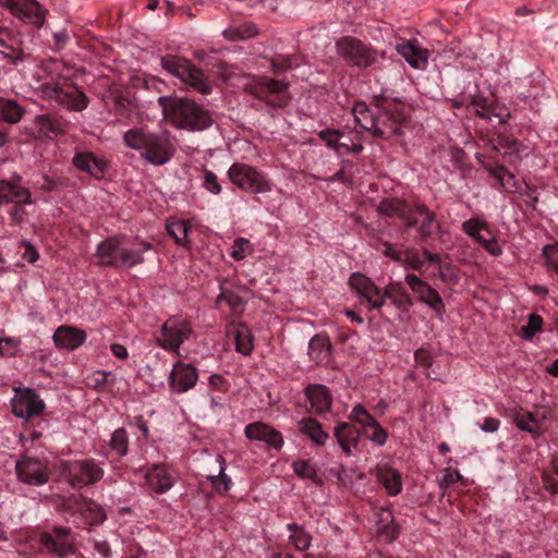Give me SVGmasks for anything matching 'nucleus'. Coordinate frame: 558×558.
<instances>
[{
  "mask_svg": "<svg viewBox=\"0 0 558 558\" xmlns=\"http://www.w3.org/2000/svg\"><path fill=\"white\" fill-rule=\"evenodd\" d=\"M494 101H488L486 98L482 96H475L471 100V105L475 110L476 114L481 118H484L487 114V111L492 107Z\"/></svg>",
  "mask_w": 558,
  "mask_h": 558,
  "instance_id": "052dcab7",
  "label": "nucleus"
},
{
  "mask_svg": "<svg viewBox=\"0 0 558 558\" xmlns=\"http://www.w3.org/2000/svg\"><path fill=\"white\" fill-rule=\"evenodd\" d=\"M34 124L40 136H49L50 134H60L64 132L62 122L51 114L36 116Z\"/></svg>",
  "mask_w": 558,
  "mask_h": 558,
  "instance_id": "f704fd0d",
  "label": "nucleus"
},
{
  "mask_svg": "<svg viewBox=\"0 0 558 558\" xmlns=\"http://www.w3.org/2000/svg\"><path fill=\"white\" fill-rule=\"evenodd\" d=\"M289 87V84L282 80H275L268 76H252L242 86L243 92L252 95L254 98L265 102L269 107L282 108L287 106L288 100L280 99L276 101L271 96L281 95Z\"/></svg>",
  "mask_w": 558,
  "mask_h": 558,
  "instance_id": "0eeeda50",
  "label": "nucleus"
},
{
  "mask_svg": "<svg viewBox=\"0 0 558 558\" xmlns=\"http://www.w3.org/2000/svg\"><path fill=\"white\" fill-rule=\"evenodd\" d=\"M287 529L291 532L289 539L296 550L304 551L310 548L312 536L303 526L296 523H289Z\"/></svg>",
  "mask_w": 558,
  "mask_h": 558,
  "instance_id": "ea45409f",
  "label": "nucleus"
},
{
  "mask_svg": "<svg viewBox=\"0 0 558 558\" xmlns=\"http://www.w3.org/2000/svg\"><path fill=\"white\" fill-rule=\"evenodd\" d=\"M405 283L412 292L417 295V300L421 303H424L432 308L438 317L444 315L445 303L437 290H435L429 283L414 274H408L405 276Z\"/></svg>",
  "mask_w": 558,
  "mask_h": 558,
  "instance_id": "ddd939ff",
  "label": "nucleus"
},
{
  "mask_svg": "<svg viewBox=\"0 0 558 558\" xmlns=\"http://www.w3.org/2000/svg\"><path fill=\"white\" fill-rule=\"evenodd\" d=\"M12 203L14 205L33 204L32 193L27 187L15 182L0 180V205Z\"/></svg>",
  "mask_w": 558,
  "mask_h": 558,
  "instance_id": "aec40b11",
  "label": "nucleus"
},
{
  "mask_svg": "<svg viewBox=\"0 0 558 558\" xmlns=\"http://www.w3.org/2000/svg\"><path fill=\"white\" fill-rule=\"evenodd\" d=\"M15 470L19 480L26 484L43 485L48 481L47 468L37 459H23L16 462Z\"/></svg>",
  "mask_w": 558,
  "mask_h": 558,
  "instance_id": "2eb2a0df",
  "label": "nucleus"
},
{
  "mask_svg": "<svg viewBox=\"0 0 558 558\" xmlns=\"http://www.w3.org/2000/svg\"><path fill=\"white\" fill-rule=\"evenodd\" d=\"M405 120L404 106L397 101H383L376 106L375 126L372 135L388 140L401 134Z\"/></svg>",
  "mask_w": 558,
  "mask_h": 558,
  "instance_id": "423d86ee",
  "label": "nucleus"
},
{
  "mask_svg": "<svg viewBox=\"0 0 558 558\" xmlns=\"http://www.w3.org/2000/svg\"><path fill=\"white\" fill-rule=\"evenodd\" d=\"M340 146V155L344 153H361L363 150V145L361 143H355L352 138L347 140L342 138L339 143Z\"/></svg>",
  "mask_w": 558,
  "mask_h": 558,
  "instance_id": "680f3d73",
  "label": "nucleus"
},
{
  "mask_svg": "<svg viewBox=\"0 0 558 558\" xmlns=\"http://www.w3.org/2000/svg\"><path fill=\"white\" fill-rule=\"evenodd\" d=\"M0 53L11 64L16 65L24 60V53L20 48V43L13 33L7 27L0 26Z\"/></svg>",
  "mask_w": 558,
  "mask_h": 558,
  "instance_id": "393cba45",
  "label": "nucleus"
},
{
  "mask_svg": "<svg viewBox=\"0 0 558 558\" xmlns=\"http://www.w3.org/2000/svg\"><path fill=\"white\" fill-rule=\"evenodd\" d=\"M93 557L94 558H108L110 555V546L106 541L93 542Z\"/></svg>",
  "mask_w": 558,
  "mask_h": 558,
  "instance_id": "e2e57ef3",
  "label": "nucleus"
},
{
  "mask_svg": "<svg viewBox=\"0 0 558 558\" xmlns=\"http://www.w3.org/2000/svg\"><path fill=\"white\" fill-rule=\"evenodd\" d=\"M478 426L484 433H495L500 426V421L495 417H485L483 423H480Z\"/></svg>",
  "mask_w": 558,
  "mask_h": 558,
  "instance_id": "774afa93",
  "label": "nucleus"
},
{
  "mask_svg": "<svg viewBox=\"0 0 558 558\" xmlns=\"http://www.w3.org/2000/svg\"><path fill=\"white\" fill-rule=\"evenodd\" d=\"M412 208L413 205L409 204L404 199L389 197L380 201L376 207V210L378 215L388 218H398L404 225L408 216L411 214Z\"/></svg>",
  "mask_w": 558,
  "mask_h": 558,
  "instance_id": "4be33fe9",
  "label": "nucleus"
},
{
  "mask_svg": "<svg viewBox=\"0 0 558 558\" xmlns=\"http://www.w3.org/2000/svg\"><path fill=\"white\" fill-rule=\"evenodd\" d=\"M85 340V331L72 326H60L53 333L54 344L66 350L77 349Z\"/></svg>",
  "mask_w": 558,
  "mask_h": 558,
  "instance_id": "b1692460",
  "label": "nucleus"
},
{
  "mask_svg": "<svg viewBox=\"0 0 558 558\" xmlns=\"http://www.w3.org/2000/svg\"><path fill=\"white\" fill-rule=\"evenodd\" d=\"M24 113V109L15 100L0 97L1 120L14 124L22 119Z\"/></svg>",
  "mask_w": 558,
  "mask_h": 558,
  "instance_id": "4c0bfd02",
  "label": "nucleus"
},
{
  "mask_svg": "<svg viewBox=\"0 0 558 558\" xmlns=\"http://www.w3.org/2000/svg\"><path fill=\"white\" fill-rule=\"evenodd\" d=\"M542 482L544 488L553 495H558V480L554 478L547 472L542 475Z\"/></svg>",
  "mask_w": 558,
  "mask_h": 558,
  "instance_id": "338daca9",
  "label": "nucleus"
},
{
  "mask_svg": "<svg viewBox=\"0 0 558 558\" xmlns=\"http://www.w3.org/2000/svg\"><path fill=\"white\" fill-rule=\"evenodd\" d=\"M308 355L318 365H328L331 361V343L326 336L317 335L308 343Z\"/></svg>",
  "mask_w": 558,
  "mask_h": 558,
  "instance_id": "c85d7f7f",
  "label": "nucleus"
},
{
  "mask_svg": "<svg viewBox=\"0 0 558 558\" xmlns=\"http://www.w3.org/2000/svg\"><path fill=\"white\" fill-rule=\"evenodd\" d=\"M253 253V246L247 239L238 238L233 245L230 256L235 260H242Z\"/></svg>",
  "mask_w": 558,
  "mask_h": 558,
  "instance_id": "8fccbe9b",
  "label": "nucleus"
},
{
  "mask_svg": "<svg viewBox=\"0 0 558 558\" xmlns=\"http://www.w3.org/2000/svg\"><path fill=\"white\" fill-rule=\"evenodd\" d=\"M19 341L14 338L0 339V355L14 356L17 351Z\"/></svg>",
  "mask_w": 558,
  "mask_h": 558,
  "instance_id": "bf43d9fd",
  "label": "nucleus"
},
{
  "mask_svg": "<svg viewBox=\"0 0 558 558\" xmlns=\"http://www.w3.org/2000/svg\"><path fill=\"white\" fill-rule=\"evenodd\" d=\"M72 162L80 171L86 172L95 179L102 178L107 169V162L90 151L76 153Z\"/></svg>",
  "mask_w": 558,
  "mask_h": 558,
  "instance_id": "412c9836",
  "label": "nucleus"
},
{
  "mask_svg": "<svg viewBox=\"0 0 558 558\" xmlns=\"http://www.w3.org/2000/svg\"><path fill=\"white\" fill-rule=\"evenodd\" d=\"M489 173L506 192L514 193L521 190L514 175L504 166L490 168Z\"/></svg>",
  "mask_w": 558,
  "mask_h": 558,
  "instance_id": "e433bc0d",
  "label": "nucleus"
},
{
  "mask_svg": "<svg viewBox=\"0 0 558 558\" xmlns=\"http://www.w3.org/2000/svg\"><path fill=\"white\" fill-rule=\"evenodd\" d=\"M220 470L218 475L209 476V481L217 493H226L231 487V478L226 474V461L221 456H218Z\"/></svg>",
  "mask_w": 558,
  "mask_h": 558,
  "instance_id": "c03bdc74",
  "label": "nucleus"
},
{
  "mask_svg": "<svg viewBox=\"0 0 558 558\" xmlns=\"http://www.w3.org/2000/svg\"><path fill=\"white\" fill-rule=\"evenodd\" d=\"M203 186L206 189V191L214 195L220 194L222 190L220 183L218 182L217 175L207 169L204 170Z\"/></svg>",
  "mask_w": 558,
  "mask_h": 558,
  "instance_id": "6e6d98bb",
  "label": "nucleus"
},
{
  "mask_svg": "<svg viewBox=\"0 0 558 558\" xmlns=\"http://www.w3.org/2000/svg\"><path fill=\"white\" fill-rule=\"evenodd\" d=\"M397 52L414 69H422L428 60V51L422 48L417 40H410L397 46Z\"/></svg>",
  "mask_w": 558,
  "mask_h": 558,
  "instance_id": "a878e982",
  "label": "nucleus"
},
{
  "mask_svg": "<svg viewBox=\"0 0 558 558\" xmlns=\"http://www.w3.org/2000/svg\"><path fill=\"white\" fill-rule=\"evenodd\" d=\"M122 246L117 238H109L98 244L96 257L101 266L120 267Z\"/></svg>",
  "mask_w": 558,
  "mask_h": 558,
  "instance_id": "5701e85b",
  "label": "nucleus"
},
{
  "mask_svg": "<svg viewBox=\"0 0 558 558\" xmlns=\"http://www.w3.org/2000/svg\"><path fill=\"white\" fill-rule=\"evenodd\" d=\"M175 482L173 471L165 464H155L145 474V483L156 494L169 490Z\"/></svg>",
  "mask_w": 558,
  "mask_h": 558,
  "instance_id": "f3484780",
  "label": "nucleus"
},
{
  "mask_svg": "<svg viewBox=\"0 0 558 558\" xmlns=\"http://www.w3.org/2000/svg\"><path fill=\"white\" fill-rule=\"evenodd\" d=\"M43 98L56 101L60 106L72 110L82 111L88 105V97L68 77L56 73L40 84Z\"/></svg>",
  "mask_w": 558,
  "mask_h": 558,
  "instance_id": "7ed1b4c3",
  "label": "nucleus"
},
{
  "mask_svg": "<svg viewBox=\"0 0 558 558\" xmlns=\"http://www.w3.org/2000/svg\"><path fill=\"white\" fill-rule=\"evenodd\" d=\"M160 63L165 71L178 77L195 92L204 95L211 93L213 87L208 77L189 59L178 56H166L161 58Z\"/></svg>",
  "mask_w": 558,
  "mask_h": 558,
  "instance_id": "39448f33",
  "label": "nucleus"
},
{
  "mask_svg": "<svg viewBox=\"0 0 558 558\" xmlns=\"http://www.w3.org/2000/svg\"><path fill=\"white\" fill-rule=\"evenodd\" d=\"M415 362L417 365L422 366L423 368L427 369L432 366L433 359L430 353L427 350L420 349L414 354Z\"/></svg>",
  "mask_w": 558,
  "mask_h": 558,
  "instance_id": "0e129e2a",
  "label": "nucleus"
},
{
  "mask_svg": "<svg viewBox=\"0 0 558 558\" xmlns=\"http://www.w3.org/2000/svg\"><path fill=\"white\" fill-rule=\"evenodd\" d=\"M120 255V267L131 268L144 263L142 251L131 250L122 246V252Z\"/></svg>",
  "mask_w": 558,
  "mask_h": 558,
  "instance_id": "3c124183",
  "label": "nucleus"
},
{
  "mask_svg": "<svg viewBox=\"0 0 558 558\" xmlns=\"http://www.w3.org/2000/svg\"><path fill=\"white\" fill-rule=\"evenodd\" d=\"M480 244L493 256H499L502 253V250L495 238H484Z\"/></svg>",
  "mask_w": 558,
  "mask_h": 558,
  "instance_id": "69168bd1",
  "label": "nucleus"
},
{
  "mask_svg": "<svg viewBox=\"0 0 558 558\" xmlns=\"http://www.w3.org/2000/svg\"><path fill=\"white\" fill-rule=\"evenodd\" d=\"M109 447L118 458H122L128 453L129 436L123 427L118 428L112 433Z\"/></svg>",
  "mask_w": 558,
  "mask_h": 558,
  "instance_id": "79ce46f5",
  "label": "nucleus"
},
{
  "mask_svg": "<svg viewBox=\"0 0 558 558\" xmlns=\"http://www.w3.org/2000/svg\"><path fill=\"white\" fill-rule=\"evenodd\" d=\"M158 104L165 118L177 129L203 131L213 123L208 111L192 99L160 96Z\"/></svg>",
  "mask_w": 558,
  "mask_h": 558,
  "instance_id": "f03ea898",
  "label": "nucleus"
},
{
  "mask_svg": "<svg viewBox=\"0 0 558 558\" xmlns=\"http://www.w3.org/2000/svg\"><path fill=\"white\" fill-rule=\"evenodd\" d=\"M228 336L234 340L235 350L243 354L250 355L254 348V338L247 325L239 323L229 327Z\"/></svg>",
  "mask_w": 558,
  "mask_h": 558,
  "instance_id": "bb28decb",
  "label": "nucleus"
},
{
  "mask_svg": "<svg viewBox=\"0 0 558 558\" xmlns=\"http://www.w3.org/2000/svg\"><path fill=\"white\" fill-rule=\"evenodd\" d=\"M306 396L316 414H323L330 410L332 399L326 386L311 385L306 388Z\"/></svg>",
  "mask_w": 558,
  "mask_h": 558,
  "instance_id": "cd10ccee",
  "label": "nucleus"
},
{
  "mask_svg": "<svg viewBox=\"0 0 558 558\" xmlns=\"http://www.w3.org/2000/svg\"><path fill=\"white\" fill-rule=\"evenodd\" d=\"M222 34L227 39L235 41L255 37L258 34V29L254 23L245 22L241 25L226 28Z\"/></svg>",
  "mask_w": 558,
  "mask_h": 558,
  "instance_id": "58836bf2",
  "label": "nucleus"
},
{
  "mask_svg": "<svg viewBox=\"0 0 558 558\" xmlns=\"http://www.w3.org/2000/svg\"><path fill=\"white\" fill-rule=\"evenodd\" d=\"M197 378V371L194 366L177 363L169 374V386L172 391L183 393L195 386Z\"/></svg>",
  "mask_w": 558,
  "mask_h": 558,
  "instance_id": "dca6fc26",
  "label": "nucleus"
},
{
  "mask_svg": "<svg viewBox=\"0 0 558 558\" xmlns=\"http://www.w3.org/2000/svg\"><path fill=\"white\" fill-rule=\"evenodd\" d=\"M333 436L343 452L349 456L351 453V448L356 447L357 445L360 432L349 423H341L335 428Z\"/></svg>",
  "mask_w": 558,
  "mask_h": 558,
  "instance_id": "2f4dec72",
  "label": "nucleus"
},
{
  "mask_svg": "<svg viewBox=\"0 0 558 558\" xmlns=\"http://www.w3.org/2000/svg\"><path fill=\"white\" fill-rule=\"evenodd\" d=\"M318 137L325 142L326 146L333 149L337 155H340V140L343 138V133L333 130V129H325L318 132Z\"/></svg>",
  "mask_w": 558,
  "mask_h": 558,
  "instance_id": "de8ad7c7",
  "label": "nucleus"
},
{
  "mask_svg": "<svg viewBox=\"0 0 558 558\" xmlns=\"http://www.w3.org/2000/svg\"><path fill=\"white\" fill-rule=\"evenodd\" d=\"M401 263L403 264V266L405 268L413 269V270H418L424 265V262L418 256V254L413 252V251H408L404 254V257L402 256V262Z\"/></svg>",
  "mask_w": 558,
  "mask_h": 558,
  "instance_id": "13d9d810",
  "label": "nucleus"
},
{
  "mask_svg": "<svg viewBox=\"0 0 558 558\" xmlns=\"http://www.w3.org/2000/svg\"><path fill=\"white\" fill-rule=\"evenodd\" d=\"M461 230L466 235L474 239L477 243L484 239V236L481 234L482 231L490 233L488 223L484 220H480L478 218H471L465 220L461 226Z\"/></svg>",
  "mask_w": 558,
  "mask_h": 558,
  "instance_id": "a19ab883",
  "label": "nucleus"
},
{
  "mask_svg": "<svg viewBox=\"0 0 558 558\" xmlns=\"http://www.w3.org/2000/svg\"><path fill=\"white\" fill-rule=\"evenodd\" d=\"M69 533L68 529L56 527L53 534L43 533L40 542L48 551L60 558H65L74 554L73 545L66 541Z\"/></svg>",
  "mask_w": 558,
  "mask_h": 558,
  "instance_id": "a211bd4d",
  "label": "nucleus"
},
{
  "mask_svg": "<svg viewBox=\"0 0 558 558\" xmlns=\"http://www.w3.org/2000/svg\"><path fill=\"white\" fill-rule=\"evenodd\" d=\"M543 318L539 315L531 314L527 324L521 328V336L531 340L537 332L542 331Z\"/></svg>",
  "mask_w": 558,
  "mask_h": 558,
  "instance_id": "603ef678",
  "label": "nucleus"
},
{
  "mask_svg": "<svg viewBox=\"0 0 558 558\" xmlns=\"http://www.w3.org/2000/svg\"><path fill=\"white\" fill-rule=\"evenodd\" d=\"M299 430L317 446H324L329 438L320 423L313 417H305L299 422Z\"/></svg>",
  "mask_w": 558,
  "mask_h": 558,
  "instance_id": "473e14b6",
  "label": "nucleus"
},
{
  "mask_svg": "<svg viewBox=\"0 0 558 558\" xmlns=\"http://www.w3.org/2000/svg\"><path fill=\"white\" fill-rule=\"evenodd\" d=\"M168 233L174 239L177 244L184 246L187 243V232L190 226L182 220H168L166 225Z\"/></svg>",
  "mask_w": 558,
  "mask_h": 558,
  "instance_id": "37998d69",
  "label": "nucleus"
},
{
  "mask_svg": "<svg viewBox=\"0 0 558 558\" xmlns=\"http://www.w3.org/2000/svg\"><path fill=\"white\" fill-rule=\"evenodd\" d=\"M63 473L73 488L94 485L104 477V469L94 459L73 460L64 463Z\"/></svg>",
  "mask_w": 558,
  "mask_h": 558,
  "instance_id": "6e6552de",
  "label": "nucleus"
},
{
  "mask_svg": "<svg viewBox=\"0 0 558 558\" xmlns=\"http://www.w3.org/2000/svg\"><path fill=\"white\" fill-rule=\"evenodd\" d=\"M367 427L372 429V434L368 435V438L372 442L376 444L377 446H383L387 441L388 434L380 426L377 420L374 421V424H371Z\"/></svg>",
  "mask_w": 558,
  "mask_h": 558,
  "instance_id": "4d7b16f0",
  "label": "nucleus"
},
{
  "mask_svg": "<svg viewBox=\"0 0 558 558\" xmlns=\"http://www.w3.org/2000/svg\"><path fill=\"white\" fill-rule=\"evenodd\" d=\"M123 143L137 150L143 160L155 167L170 162L177 151L168 131L151 132L144 128H134L123 134Z\"/></svg>",
  "mask_w": 558,
  "mask_h": 558,
  "instance_id": "f257e3e1",
  "label": "nucleus"
},
{
  "mask_svg": "<svg viewBox=\"0 0 558 558\" xmlns=\"http://www.w3.org/2000/svg\"><path fill=\"white\" fill-rule=\"evenodd\" d=\"M294 473L301 478H308L318 483V476L315 466L306 460H298L292 463Z\"/></svg>",
  "mask_w": 558,
  "mask_h": 558,
  "instance_id": "09e8293b",
  "label": "nucleus"
},
{
  "mask_svg": "<svg viewBox=\"0 0 558 558\" xmlns=\"http://www.w3.org/2000/svg\"><path fill=\"white\" fill-rule=\"evenodd\" d=\"M514 421L521 430L530 434H537L539 432V424L531 412L518 413Z\"/></svg>",
  "mask_w": 558,
  "mask_h": 558,
  "instance_id": "49530a36",
  "label": "nucleus"
},
{
  "mask_svg": "<svg viewBox=\"0 0 558 558\" xmlns=\"http://www.w3.org/2000/svg\"><path fill=\"white\" fill-rule=\"evenodd\" d=\"M349 286L355 292L362 304L368 310H379L385 304L384 290L381 291L368 277L354 272L349 278Z\"/></svg>",
  "mask_w": 558,
  "mask_h": 558,
  "instance_id": "f8f14e48",
  "label": "nucleus"
},
{
  "mask_svg": "<svg viewBox=\"0 0 558 558\" xmlns=\"http://www.w3.org/2000/svg\"><path fill=\"white\" fill-rule=\"evenodd\" d=\"M244 434L246 438L265 441L277 450L281 449L283 446L282 435L271 426L262 422L248 424L244 429Z\"/></svg>",
  "mask_w": 558,
  "mask_h": 558,
  "instance_id": "6ab92c4d",
  "label": "nucleus"
},
{
  "mask_svg": "<svg viewBox=\"0 0 558 558\" xmlns=\"http://www.w3.org/2000/svg\"><path fill=\"white\" fill-rule=\"evenodd\" d=\"M220 293L217 296V302H226L233 313H241L244 310V300L234 291L220 288Z\"/></svg>",
  "mask_w": 558,
  "mask_h": 558,
  "instance_id": "a18cd8bd",
  "label": "nucleus"
},
{
  "mask_svg": "<svg viewBox=\"0 0 558 558\" xmlns=\"http://www.w3.org/2000/svg\"><path fill=\"white\" fill-rule=\"evenodd\" d=\"M193 333L191 324L181 317H170L161 328V336L157 339L160 347L179 351L180 345Z\"/></svg>",
  "mask_w": 558,
  "mask_h": 558,
  "instance_id": "9b49d317",
  "label": "nucleus"
},
{
  "mask_svg": "<svg viewBox=\"0 0 558 558\" xmlns=\"http://www.w3.org/2000/svg\"><path fill=\"white\" fill-rule=\"evenodd\" d=\"M350 420L361 424L364 427H367L368 425L374 424L376 418L371 415L363 405L357 404L352 409L350 413Z\"/></svg>",
  "mask_w": 558,
  "mask_h": 558,
  "instance_id": "5fc2aeb1",
  "label": "nucleus"
},
{
  "mask_svg": "<svg viewBox=\"0 0 558 558\" xmlns=\"http://www.w3.org/2000/svg\"><path fill=\"white\" fill-rule=\"evenodd\" d=\"M336 50L348 66L359 70H366L374 66L385 58V52L378 51L371 45L353 36L339 38L336 41Z\"/></svg>",
  "mask_w": 558,
  "mask_h": 558,
  "instance_id": "20e7f679",
  "label": "nucleus"
},
{
  "mask_svg": "<svg viewBox=\"0 0 558 558\" xmlns=\"http://www.w3.org/2000/svg\"><path fill=\"white\" fill-rule=\"evenodd\" d=\"M355 123L362 130L373 133L375 126L376 111L371 110L365 102H356L352 109Z\"/></svg>",
  "mask_w": 558,
  "mask_h": 558,
  "instance_id": "c9c22d12",
  "label": "nucleus"
},
{
  "mask_svg": "<svg viewBox=\"0 0 558 558\" xmlns=\"http://www.w3.org/2000/svg\"><path fill=\"white\" fill-rule=\"evenodd\" d=\"M377 481L385 487L390 496H397L402 489V478L399 471L388 466H377L375 470Z\"/></svg>",
  "mask_w": 558,
  "mask_h": 558,
  "instance_id": "c756f323",
  "label": "nucleus"
},
{
  "mask_svg": "<svg viewBox=\"0 0 558 558\" xmlns=\"http://www.w3.org/2000/svg\"><path fill=\"white\" fill-rule=\"evenodd\" d=\"M403 227L404 230L414 228L415 242L423 244L440 228V223L437 221L435 211L423 203H415Z\"/></svg>",
  "mask_w": 558,
  "mask_h": 558,
  "instance_id": "9d476101",
  "label": "nucleus"
},
{
  "mask_svg": "<svg viewBox=\"0 0 558 558\" xmlns=\"http://www.w3.org/2000/svg\"><path fill=\"white\" fill-rule=\"evenodd\" d=\"M228 177L239 189L253 194L266 193L271 190L266 177L246 163H233L228 170Z\"/></svg>",
  "mask_w": 558,
  "mask_h": 558,
  "instance_id": "1a4fd4ad",
  "label": "nucleus"
},
{
  "mask_svg": "<svg viewBox=\"0 0 558 558\" xmlns=\"http://www.w3.org/2000/svg\"><path fill=\"white\" fill-rule=\"evenodd\" d=\"M15 15L40 27L45 23V10L35 0H23Z\"/></svg>",
  "mask_w": 558,
  "mask_h": 558,
  "instance_id": "72a5a7b5",
  "label": "nucleus"
},
{
  "mask_svg": "<svg viewBox=\"0 0 558 558\" xmlns=\"http://www.w3.org/2000/svg\"><path fill=\"white\" fill-rule=\"evenodd\" d=\"M509 118L510 112L508 108L494 101L492 107L487 111V114H485L483 119L496 121L498 124H505L507 123Z\"/></svg>",
  "mask_w": 558,
  "mask_h": 558,
  "instance_id": "864d4df0",
  "label": "nucleus"
},
{
  "mask_svg": "<svg viewBox=\"0 0 558 558\" xmlns=\"http://www.w3.org/2000/svg\"><path fill=\"white\" fill-rule=\"evenodd\" d=\"M385 300L389 299L392 304L401 312H409L414 302L411 295L407 292L401 282H390L385 289Z\"/></svg>",
  "mask_w": 558,
  "mask_h": 558,
  "instance_id": "7c9ffc66",
  "label": "nucleus"
},
{
  "mask_svg": "<svg viewBox=\"0 0 558 558\" xmlns=\"http://www.w3.org/2000/svg\"><path fill=\"white\" fill-rule=\"evenodd\" d=\"M45 409L44 401L31 388L17 389L12 399V412L15 416L26 421L38 416Z\"/></svg>",
  "mask_w": 558,
  "mask_h": 558,
  "instance_id": "4468645a",
  "label": "nucleus"
}]
</instances>
